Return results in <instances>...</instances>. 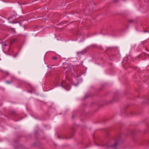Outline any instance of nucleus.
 Returning <instances> with one entry per match:
<instances>
[{
    "label": "nucleus",
    "mask_w": 149,
    "mask_h": 149,
    "mask_svg": "<svg viewBox=\"0 0 149 149\" xmlns=\"http://www.w3.org/2000/svg\"><path fill=\"white\" fill-rule=\"evenodd\" d=\"M128 21L129 22L133 23L134 22V21L133 20H129Z\"/></svg>",
    "instance_id": "20e7f679"
},
{
    "label": "nucleus",
    "mask_w": 149,
    "mask_h": 149,
    "mask_svg": "<svg viewBox=\"0 0 149 149\" xmlns=\"http://www.w3.org/2000/svg\"><path fill=\"white\" fill-rule=\"evenodd\" d=\"M53 59L56 60L57 59V57L56 56H54L52 57Z\"/></svg>",
    "instance_id": "39448f33"
},
{
    "label": "nucleus",
    "mask_w": 149,
    "mask_h": 149,
    "mask_svg": "<svg viewBox=\"0 0 149 149\" xmlns=\"http://www.w3.org/2000/svg\"><path fill=\"white\" fill-rule=\"evenodd\" d=\"M148 100H149V99Z\"/></svg>",
    "instance_id": "f8f14e48"
},
{
    "label": "nucleus",
    "mask_w": 149,
    "mask_h": 149,
    "mask_svg": "<svg viewBox=\"0 0 149 149\" xmlns=\"http://www.w3.org/2000/svg\"><path fill=\"white\" fill-rule=\"evenodd\" d=\"M119 140H115V143L113 144H112V149H117L118 145Z\"/></svg>",
    "instance_id": "f257e3e1"
},
{
    "label": "nucleus",
    "mask_w": 149,
    "mask_h": 149,
    "mask_svg": "<svg viewBox=\"0 0 149 149\" xmlns=\"http://www.w3.org/2000/svg\"><path fill=\"white\" fill-rule=\"evenodd\" d=\"M118 1L117 0H116V1H113V2H117Z\"/></svg>",
    "instance_id": "6e6552de"
},
{
    "label": "nucleus",
    "mask_w": 149,
    "mask_h": 149,
    "mask_svg": "<svg viewBox=\"0 0 149 149\" xmlns=\"http://www.w3.org/2000/svg\"><path fill=\"white\" fill-rule=\"evenodd\" d=\"M11 113H12V114H15V111H12V112Z\"/></svg>",
    "instance_id": "0eeeda50"
},
{
    "label": "nucleus",
    "mask_w": 149,
    "mask_h": 149,
    "mask_svg": "<svg viewBox=\"0 0 149 149\" xmlns=\"http://www.w3.org/2000/svg\"><path fill=\"white\" fill-rule=\"evenodd\" d=\"M1 113V111L0 110V114Z\"/></svg>",
    "instance_id": "9b49d317"
},
{
    "label": "nucleus",
    "mask_w": 149,
    "mask_h": 149,
    "mask_svg": "<svg viewBox=\"0 0 149 149\" xmlns=\"http://www.w3.org/2000/svg\"><path fill=\"white\" fill-rule=\"evenodd\" d=\"M78 54H83L84 53L83 52H78Z\"/></svg>",
    "instance_id": "423d86ee"
},
{
    "label": "nucleus",
    "mask_w": 149,
    "mask_h": 149,
    "mask_svg": "<svg viewBox=\"0 0 149 149\" xmlns=\"http://www.w3.org/2000/svg\"><path fill=\"white\" fill-rule=\"evenodd\" d=\"M106 146L108 147H111V143L110 142V143H107L106 145Z\"/></svg>",
    "instance_id": "7ed1b4c3"
},
{
    "label": "nucleus",
    "mask_w": 149,
    "mask_h": 149,
    "mask_svg": "<svg viewBox=\"0 0 149 149\" xmlns=\"http://www.w3.org/2000/svg\"><path fill=\"white\" fill-rule=\"evenodd\" d=\"M4 45H5V46H7V45H6V44H5Z\"/></svg>",
    "instance_id": "9d476101"
},
{
    "label": "nucleus",
    "mask_w": 149,
    "mask_h": 149,
    "mask_svg": "<svg viewBox=\"0 0 149 149\" xmlns=\"http://www.w3.org/2000/svg\"><path fill=\"white\" fill-rule=\"evenodd\" d=\"M17 40V39L16 38L13 39V40H11L10 42V43L11 44H12L15 41Z\"/></svg>",
    "instance_id": "f03ea898"
},
{
    "label": "nucleus",
    "mask_w": 149,
    "mask_h": 149,
    "mask_svg": "<svg viewBox=\"0 0 149 149\" xmlns=\"http://www.w3.org/2000/svg\"><path fill=\"white\" fill-rule=\"evenodd\" d=\"M11 82H10V83H11ZM6 83H8V84H9V83H10V82H9L8 81H6Z\"/></svg>",
    "instance_id": "1a4fd4ad"
}]
</instances>
